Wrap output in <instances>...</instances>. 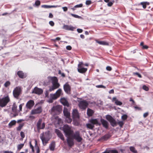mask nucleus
<instances>
[{"label":"nucleus","instance_id":"50","mask_svg":"<svg viewBox=\"0 0 153 153\" xmlns=\"http://www.w3.org/2000/svg\"><path fill=\"white\" fill-rule=\"evenodd\" d=\"M20 135H21V137L22 138H24L25 137V134L24 133L22 132V131H21L20 133Z\"/></svg>","mask_w":153,"mask_h":153},{"label":"nucleus","instance_id":"17","mask_svg":"<svg viewBox=\"0 0 153 153\" xmlns=\"http://www.w3.org/2000/svg\"><path fill=\"white\" fill-rule=\"evenodd\" d=\"M34 104V101L32 100L29 101L26 103V106L27 108L31 109Z\"/></svg>","mask_w":153,"mask_h":153},{"label":"nucleus","instance_id":"26","mask_svg":"<svg viewBox=\"0 0 153 153\" xmlns=\"http://www.w3.org/2000/svg\"><path fill=\"white\" fill-rule=\"evenodd\" d=\"M16 123V122L15 120H12L8 124V127L10 128L12 127L13 126L15 125Z\"/></svg>","mask_w":153,"mask_h":153},{"label":"nucleus","instance_id":"6","mask_svg":"<svg viewBox=\"0 0 153 153\" xmlns=\"http://www.w3.org/2000/svg\"><path fill=\"white\" fill-rule=\"evenodd\" d=\"M62 92V90L61 89H59L54 94H50V97L51 98L55 100L59 97L60 95Z\"/></svg>","mask_w":153,"mask_h":153},{"label":"nucleus","instance_id":"13","mask_svg":"<svg viewBox=\"0 0 153 153\" xmlns=\"http://www.w3.org/2000/svg\"><path fill=\"white\" fill-rule=\"evenodd\" d=\"M42 111V109L41 107H39L37 108L32 110L31 112V114H39Z\"/></svg>","mask_w":153,"mask_h":153},{"label":"nucleus","instance_id":"39","mask_svg":"<svg viewBox=\"0 0 153 153\" xmlns=\"http://www.w3.org/2000/svg\"><path fill=\"white\" fill-rule=\"evenodd\" d=\"M127 116L126 114H124L121 117L122 119L123 120H125L127 118Z\"/></svg>","mask_w":153,"mask_h":153},{"label":"nucleus","instance_id":"64","mask_svg":"<svg viewBox=\"0 0 153 153\" xmlns=\"http://www.w3.org/2000/svg\"><path fill=\"white\" fill-rule=\"evenodd\" d=\"M111 153H118V152L116 150H112L111 151Z\"/></svg>","mask_w":153,"mask_h":153},{"label":"nucleus","instance_id":"52","mask_svg":"<svg viewBox=\"0 0 153 153\" xmlns=\"http://www.w3.org/2000/svg\"><path fill=\"white\" fill-rule=\"evenodd\" d=\"M35 149L36 151V153H39V152H40V150L38 147L37 146H36Z\"/></svg>","mask_w":153,"mask_h":153},{"label":"nucleus","instance_id":"31","mask_svg":"<svg viewBox=\"0 0 153 153\" xmlns=\"http://www.w3.org/2000/svg\"><path fill=\"white\" fill-rule=\"evenodd\" d=\"M86 126L88 128L91 129H93L94 127V126L93 124L91 123L87 124Z\"/></svg>","mask_w":153,"mask_h":153},{"label":"nucleus","instance_id":"43","mask_svg":"<svg viewBox=\"0 0 153 153\" xmlns=\"http://www.w3.org/2000/svg\"><path fill=\"white\" fill-rule=\"evenodd\" d=\"M41 7L43 8H50V5H42Z\"/></svg>","mask_w":153,"mask_h":153},{"label":"nucleus","instance_id":"36","mask_svg":"<svg viewBox=\"0 0 153 153\" xmlns=\"http://www.w3.org/2000/svg\"><path fill=\"white\" fill-rule=\"evenodd\" d=\"M141 4L143 6V7L144 8H146V4H149V3L147 2H142L141 3Z\"/></svg>","mask_w":153,"mask_h":153},{"label":"nucleus","instance_id":"21","mask_svg":"<svg viewBox=\"0 0 153 153\" xmlns=\"http://www.w3.org/2000/svg\"><path fill=\"white\" fill-rule=\"evenodd\" d=\"M63 28L66 30H73L75 28L71 25H64Z\"/></svg>","mask_w":153,"mask_h":153},{"label":"nucleus","instance_id":"30","mask_svg":"<svg viewBox=\"0 0 153 153\" xmlns=\"http://www.w3.org/2000/svg\"><path fill=\"white\" fill-rule=\"evenodd\" d=\"M17 74L19 77L22 78H24V75L22 71H18L17 72Z\"/></svg>","mask_w":153,"mask_h":153},{"label":"nucleus","instance_id":"42","mask_svg":"<svg viewBox=\"0 0 153 153\" xmlns=\"http://www.w3.org/2000/svg\"><path fill=\"white\" fill-rule=\"evenodd\" d=\"M82 4H77L74 6V7L77 8V7H82Z\"/></svg>","mask_w":153,"mask_h":153},{"label":"nucleus","instance_id":"33","mask_svg":"<svg viewBox=\"0 0 153 153\" xmlns=\"http://www.w3.org/2000/svg\"><path fill=\"white\" fill-rule=\"evenodd\" d=\"M130 149L131 152L134 153H137V151L135 149V148L133 146H130Z\"/></svg>","mask_w":153,"mask_h":153},{"label":"nucleus","instance_id":"27","mask_svg":"<svg viewBox=\"0 0 153 153\" xmlns=\"http://www.w3.org/2000/svg\"><path fill=\"white\" fill-rule=\"evenodd\" d=\"M94 113L93 110L90 108H88L87 110V114L90 117Z\"/></svg>","mask_w":153,"mask_h":153},{"label":"nucleus","instance_id":"55","mask_svg":"<svg viewBox=\"0 0 153 153\" xmlns=\"http://www.w3.org/2000/svg\"><path fill=\"white\" fill-rule=\"evenodd\" d=\"M148 114H149V113L147 112L144 113L143 115V116L145 118L146 117H147L148 116Z\"/></svg>","mask_w":153,"mask_h":153},{"label":"nucleus","instance_id":"56","mask_svg":"<svg viewBox=\"0 0 153 153\" xmlns=\"http://www.w3.org/2000/svg\"><path fill=\"white\" fill-rule=\"evenodd\" d=\"M60 6L56 5H50V8L52 7H59Z\"/></svg>","mask_w":153,"mask_h":153},{"label":"nucleus","instance_id":"9","mask_svg":"<svg viewBox=\"0 0 153 153\" xmlns=\"http://www.w3.org/2000/svg\"><path fill=\"white\" fill-rule=\"evenodd\" d=\"M88 105V103L87 101L83 100L80 101L79 104V106L80 108L85 109Z\"/></svg>","mask_w":153,"mask_h":153},{"label":"nucleus","instance_id":"59","mask_svg":"<svg viewBox=\"0 0 153 153\" xmlns=\"http://www.w3.org/2000/svg\"><path fill=\"white\" fill-rule=\"evenodd\" d=\"M77 32L79 33H81L83 31L82 29L79 28L77 29Z\"/></svg>","mask_w":153,"mask_h":153},{"label":"nucleus","instance_id":"63","mask_svg":"<svg viewBox=\"0 0 153 153\" xmlns=\"http://www.w3.org/2000/svg\"><path fill=\"white\" fill-rule=\"evenodd\" d=\"M53 17V15L51 13L49 14V17L50 18H52Z\"/></svg>","mask_w":153,"mask_h":153},{"label":"nucleus","instance_id":"18","mask_svg":"<svg viewBox=\"0 0 153 153\" xmlns=\"http://www.w3.org/2000/svg\"><path fill=\"white\" fill-rule=\"evenodd\" d=\"M72 117L74 119L79 118V116L77 110L76 109H74L72 112Z\"/></svg>","mask_w":153,"mask_h":153},{"label":"nucleus","instance_id":"19","mask_svg":"<svg viewBox=\"0 0 153 153\" xmlns=\"http://www.w3.org/2000/svg\"><path fill=\"white\" fill-rule=\"evenodd\" d=\"M55 132L57 134L58 136L62 140H64V138L63 135L60 131L59 130L57 129H56L55 130Z\"/></svg>","mask_w":153,"mask_h":153},{"label":"nucleus","instance_id":"38","mask_svg":"<svg viewBox=\"0 0 153 153\" xmlns=\"http://www.w3.org/2000/svg\"><path fill=\"white\" fill-rule=\"evenodd\" d=\"M10 82L9 81H7L4 83V86L5 87H7L10 85Z\"/></svg>","mask_w":153,"mask_h":153},{"label":"nucleus","instance_id":"3","mask_svg":"<svg viewBox=\"0 0 153 153\" xmlns=\"http://www.w3.org/2000/svg\"><path fill=\"white\" fill-rule=\"evenodd\" d=\"M48 78L51 80L52 84V86L50 87L49 91H53L59 87L60 85L58 83V80L56 77H49Z\"/></svg>","mask_w":153,"mask_h":153},{"label":"nucleus","instance_id":"62","mask_svg":"<svg viewBox=\"0 0 153 153\" xmlns=\"http://www.w3.org/2000/svg\"><path fill=\"white\" fill-rule=\"evenodd\" d=\"M53 99L51 98V97L50 99L49 100H48V102L49 103H52L53 102Z\"/></svg>","mask_w":153,"mask_h":153},{"label":"nucleus","instance_id":"11","mask_svg":"<svg viewBox=\"0 0 153 153\" xmlns=\"http://www.w3.org/2000/svg\"><path fill=\"white\" fill-rule=\"evenodd\" d=\"M83 63L82 62H79L78 65V71L81 73H83L85 72L87 70L86 68H84L82 67Z\"/></svg>","mask_w":153,"mask_h":153},{"label":"nucleus","instance_id":"58","mask_svg":"<svg viewBox=\"0 0 153 153\" xmlns=\"http://www.w3.org/2000/svg\"><path fill=\"white\" fill-rule=\"evenodd\" d=\"M106 69L108 71H110L111 70V68L110 66H107L106 68Z\"/></svg>","mask_w":153,"mask_h":153},{"label":"nucleus","instance_id":"12","mask_svg":"<svg viewBox=\"0 0 153 153\" xmlns=\"http://www.w3.org/2000/svg\"><path fill=\"white\" fill-rule=\"evenodd\" d=\"M71 136L66 137H67V141L68 146L70 147L72 146L74 144L73 139Z\"/></svg>","mask_w":153,"mask_h":153},{"label":"nucleus","instance_id":"16","mask_svg":"<svg viewBox=\"0 0 153 153\" xmlns=\"http://www.w3.org/2000/svg\"><path fill=\"white\" fill-rule=\"evenodd\" d=\"M65 92L69 94L71 91V87L68 83H66L63 86Z\"/></svg>","mask_w":153,"mask_h":153},{"label":"nucleus","instance_id":"54","mask_svg":"<svg viewBox=\"0 0 153 153\" xmlns=\"http://www.w3.org/2000/svg\"><path fill=\"white\" fill-rule=\"evenodd\" d=\"M72 48L70 46H67L66 47V49L68 50H70Z\"/></svg>","mask_w":153,"mask_h":153},{"label":"nucleus","instance_id":"34","mask_svg":"<svg viewBox=\"0 0 153 153\" xmlns=\"http://www.w3.org/2000/svg\"><path fill=\"white\" fill-rule=\"evenodd\" d=\"M109 136L108 135H105L101 138V140H107L109 138Z\"/></svg>","mask_w":153,"mask_h":153},{"label":"nucleus","instance_id":"46","mask_svg":"<svg viewBox=\"0 0 153 153\" xmlns=\"http://www.w3.org/2000/svg\"><path fill=\"white\" fill-rule=\"evenodd\" d=\"M133 74H134V75H136L139 78L142 77L141 75L140 74H139V73H138L137 72L134 73Z\"/></svg>","mask_w":153,"mask_h":153},{"label":"nucleus","instance_id":"51","mask_svg":"<svg viewBox=\"0 0 153 153\" xmlns=\"http://www.w3.org/2000/svg\"><path fill=\"white\" fill-rule=\"evenodd\" d=\"M91 3V1L90 0H87L86 1L85 4L86 5H89Z\"/></svg>","mask_w":153,"mask_h":153},{"label":"nucleus","instance_id":"45","mask_svg":"<svg viewBox=\"0 0 153 153\" xmlns=\"http://www.w3.org/2000/svg\"><path fill=\"white\" fill-rule=\"evenodd\" d=\"M96 87L97 88H105V87L103 85H100L96 86Z\"/></svg>","mask_w":153,"mask_h":153},{"label":"nucleus","instance_id":"25","mask_svg":"<svg viewBox=\"0 0 153 153\" xmlns=\"http://www.w3.org/2000/svg\"><path fill=\"white\" fill-rule=\"evenodd\" d=\"M63 113L65 117L70 116V113L68 111V109H67L65 107H64L63 110Z\"/></svg>","mask_w":153,"mask_h":153},{"label":"nucleus","instance_id":"22","mask_svg":"<svg viewBox=\"0 0 153 153\" xmlns=\"http://www.w3.org/2000/svg\"><path fill=\"white\" fill-rule=\"evenodd\" d=\"M100 120L103 126L106 128H108V122L103 119H101Z\"/></svg>","mask_w":153,"mask_h":153},{"label":"nucleus","instance_id":"10","mask_svg":"<svg viewBox=\"0 0 153 153\" xmlns=\"http://www.w3.org/2000/svg\"><path fill=\"white\" fill-rule=\"evenodd\" d=\"M106 118L110 122L112 126L114 127L116 126L117 123L116 120L111 116L107 115L106 116Z\"/></svg>","mask_w":153,"mask_h":153},{"label":"nucleus","instance_id":"15","mask_svg":"<svg viewBox=\"0 0 153 153\" xmlns=\"http://www.w3.org/2000/svg\"><path fill=\"white\" fill-rule=\"evenodd\" d=\"M43 92L42 90L37 87H35L32 91V93H35L38 95L41 94Z\"/></svg>","mask_w":153,"mask_h":153},{"label":"nucleus","instance_id":"1","mask_svg":"<svg viewBox=\"0 0 153 153\" xmlns=\"http://www.w3.org/2000/svg\"><path fill=\"white\" fill-rule=\"evenodd\" d=\"M66 137L71 136L73 139L75 140L77 142H80L82 140V137L80 135L79 131H76L74 133V131L71 127L67 125L64 126L62 128Z\"/></svg>","mask_w":153,"mask_h":153},{"label":"nucleus","instance_id":"7","mask_svg":"<svg viewBox=\"0 0 153 153\" xmlns=\"http://www.w3.org/2000/svg\"><path fill=\"white\" fill-rule=\"evenodd\" d=\"M45 124L44 122H42V119H39L37 122L36 126L38 130L43 129L45 127Z\"/></svg>","mask_w":153,"mask_h":153},{"label":"nucleus","instance_id":"41","mask_svg":"<svg viewBox=\"0 0 153 153\" xmlns=\"http://www.w3.org/2000/svg\"><path fill=\"white\" fill-rule=\"evenodd\" d=\"M124 123L122 121H120L118 123V124L120 127H122Z\"/></svg>","mask_w":153,"mask_h":153},{"label":"nucleus","instance_id":"53","mask_svg":"<svg viewBox=\"0 0 153 153\" xmlns=\"http://www.w3.org/2000/svg\"><path fill=\"white\" fill-rule=\"evenodd\" d=\"M49 24L52 26H53L54 24V22L52 21H50Z\"/></svg>","mask_w":153,"mask_h":153},{"label":"nucleus","instance_id":"28","mask_svg":"<svg viewBox=\"0 0 153 153\" xmlns=\"http://www.w3.org/2000/svg\"><path fill=\"white\" fill-rule=\"evenodd\" d=\"M55 147V143L54 142H52L49 145V148L51 150L53 151Z\"/></svg>","mask_w":153,"mask_h":153},{"label":"nucleus","instance_id":"37","mask_svg":"<svg viewBox=\"0 0 153 153\" xmlns=\"http://www.w3.org/2000/svg\"><path fill=\"white\" fill-rule=\"evenodd\" d=\"M24 144H21L18 145L17 146V149L18 150H20L24 146Z\"/></svg>","mask_w":153,"mask_h":153},{"label":"nucleus","instance_id":"23","mask_svg":"<svg viewBox=\"0 0 153 153\" xmlns=\"http://www.w3.org/2000/svg\"><path fill=\"white\" fill-rule=\"evenodd\" d=\"M112 101L113 102L115 101V104L117 105H121L122 104V103L117 100L116 97H114L113 98Z\"/></svg>","mask_w":153,"mask_h":153},{"label":"nucleus","instance_id":"24","mask_svg":"<svg viewBox=\"0 0 153 153\" xmlns=\"http://www.w3.org/2000/svg\"><path fill=\"white\" fill-rule=\"evenodd\" d=\"M90 122L93 124V125L94 124L96 125H99L100 123L99 121L97 119H92L90 120Z\"/></svg>","mask_w":153,"mask_h":153},{"label":"nucleus","instance_id":"29","mask_svg":"<svg viewBox=\"0 0 153 153\" xmlns=\"http://www.w3.org/2000/svg\"><path fill=\"white\" fill-rule=\"evenodd\" d=\"M96 41L97 43L101 45H108V43L105 41H98L97 40Z\"/></svg>","mask_w":153,"mask_h":153},{"label":"nucleus","instance_id":"8","mask_svg":"<svg viewBox=\"0 0 153 153\" xmlns=\"http://www.w3.org/2000/svg\"><path fill=\"white\" fill-rule=\"evenodd\" d=\"M60 107L59 105L53 106L51 109V113L53 115L57 114L60 110Z\"/></svg>","mask_w":153,"mask_h":153},{"label":"nucleus","instance_id":"40","mask_svg":"<svg viewBox=\"0 0 153 153\" xmlns=\"http://www.w3.org/2000/svg\"><path fill=\"white\" fill-rule=\"evenodd\" d=\"M71 15L72 16H73V17H74L75 18H77L79 19L80 18H81V16H78V15H76V14H71Z\"/></svg>","mask_w":153,"mask_h":153},{"label":"nucleus","instance_id":"14","mask_svg":"<svg viewBox=\"0 0 153 153\" xmlns=\"http://www.w3.org/2000/svg\"><path fill=\"white\" fill-rule=\"evenodd\" d=\"M17 106L16 105V103H14L13 104L12 109V111L14 114H13V116H11L12 117H15L16 116L18 115V114L17 113Z\"/></svg>","mask_w":153,"mask_h":153},{"label":"nucleus","instance_id":"60","mask_svg":"<svg viewBox=\"0 0 153 153\" xmlns=\"http://www.w3.org/2000/svg\"><path fill=\"white\" fill-rule=\"evenodd\" d=\"M3 153H13V152L11 151H3Z\"/></svg>","mask_w":153,"mask_h":153},{"label":"nucleus","instance_id":"49","mask_svg":"<svg viewBox=\"0 0 153 153\" xmlns=\"http://www.w3.org/2000/svg\"><path fill=\"white\" fill-rule=\"evenodd\" d=\"M114 2V1H113L112 2H109L108 3L107 5L108 6H109V7L111 6L112 5L113 3Z\"/></svg>","mask_w":153,"mask_h":153},{"label":"nucleus","instance_id":"32","mask_svg":"<svg viewBox=\"0 0 153 153\" xmlns=\"http://www.w3.org/2000/svg\"><path fill=\"white\" fill-rule=\"evenodd\" d=\"M65 121L68 123L71 122L72 119L70 118V116L66 117Z\"/></svg>","mask_w":153,"mask_h":153},{"label":"nucleus","instance_id":"61","mask_svg":"<svg viewBox=\"0 0 153 153\" xmlns=\"http://www.w3.org/2000/svg\"><path fill=\"white\" fill-rule=\"evenodd\" d=\"M49 94L48 91H46L45 92V94L46 97H47L48 96Z\"/></svg>","mask_w":153,"mask_h":153},{"label":"nucleus","instance_id":"35","mask_svg":"<svg viewBox=\"0 0 153 153\" xmlns=\"http://www.w3.org/2000/svg\"><path fill=\"white\" fill-rule=\"evenodd\" d=\"M24 126L23 123L20 124L18 127L16 128V129L17 131H20Z\"/></svg>","mask_w":153,"mask_h":153},{"label":"nucleus","instance_id":"4","mask_svg":"<svg viewBox=\"0 0 153 153\" xmlns=\"http://www.w3.org/2000/svg\"><path fill=\"white\" fill-rule=\"evenodd\" d=\"M10 100V98L8 95L0 98V107L3 108L5 106Z\"/></svg>","mask_w":153,"mask_h":153},{"label":"nucleus","instance_id":"57","mask_svg":"<svg viewBox=\"0 0 153 153\" xmlns=\"http://www.w3.org/2000/svg\"><path fill=\"white\" fill-rule=\"evenodd\" d=\"M62 9H63L64 11H66L68 10V8L67 7H62Z\"/></svg>","mask_w":153,"mask_h":153},{"label":"nucleus","instance_id":"44","mask_svg":"<svg viewBox=\"0 0 153 153\" xmlns=\"http://www.w3.org/2000/svg\"><path fill=\"white\" fill-rule=\"evenodd\" d=\"M23 105H24V104L23 103V104H21L19 105V112L21 111H22V107Z\"/></svg>","mask_w":153,"mask_h":153},{"label":"nucleus","instance_id":"20","mask_svg":"<svg viewBox=\"0 0 153 153\" xmlns=\"http://www.w3.org/2000/svg\"><path fill=\"white\" fill-rule=\"evenodd\" d=\"M60 102L61 103L65 106V107L66 106L69 107V104L65 98H62L60 100Z\"/></svg>","mask_w":153,"mask_h":153},{"label":"nucleus","instance_id":"48","mask_svg":"<svg viewBox=\"0 0 153 153\" xmlns=\"http://www.w3.org/2000/svg\"><path fill=\"white\" fill-rule=\"evenodd\" d=\"M40 4V1L37 0L36 1L35 4L36 6H39Z\"/></svg>","mask_w":153,"mask_h":153},{"label":"nucleus","instance_id":"2","mask_svg":"<svg viewBox=\"0 0 153 153\" xmlns=\"http://www.w3.org/2000/svg\"><path fill=\"white\" fill-rule=\"evenodd\" d=\"M50 131H48L41 134L40 137L44 146H45L50 139Z\"/></svg>","mask_w":153,"mask_h":153},{"label":"nucleus","instance_id":"47","mask_svg":"<svg viewBox=\"0 0 153 153\" xmlns=\"http://www.w3.org/2000/svg\"><path fill=\"white\" fill-rule=\"evenodd\" d=\"M143 88L146 91H148L149 90V88L146 85H143Z\"/></svg>","mask_w":153,"mask_h":153},{"label":"nucleus","instance_id":"5","mask_svg":"<svg viewBox=\"0 0 153 153\" xmlns=\"http://www.w3.org/2000/svg\"><path fill=\"white\" fill-rule=\"evenodd\" d=\"M22 89L21 87L18 86L16 87L13 91V94L14 97L18 99L19 96L21 94Z\"/></svg>","mask_w":153,"mask_h":153}]
</instances>
